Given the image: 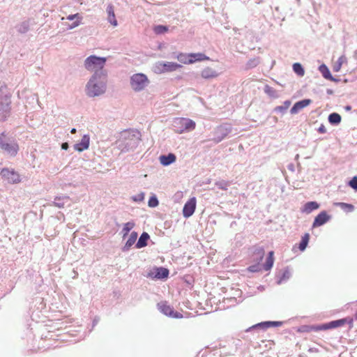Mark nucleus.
<instances>
[{"label":"nucleus","mask_w":357,"mask_h":357,"mask_svg":"<svg viewBox=\"0 0 357 357\" xmlns=\"http://www.w3.org/2000/svg\"><path fill=\"white\" fill-rule=\"evenodd\" d=\"M106 89V75L104 73H95L86 85L87 95L91 97L100 96Z\"/></svg>","instance_id":"obj_1"},{"label":"nucleus","mask_w":357,"mask_h":357,"mask_svg":"<svg viewBox=\"0 0 357 357\" xmlns=\"http://www.w3.org/2000/svg\"><path fill=\"white\" fill-rule=\"evenodd\" d=\"M106 62V58L98 57L96 56H90L87 57L84 61L86 69L95 73H103V69Z\"/></svg>","instance_id":"obj_2"},{"label":"nucleus","mask_w":357,"mask_h":357,"mask_svg":"<svg viewBox=\"0 0 357 357\" xmlns=\"http://www.w3.org/2000/svg\"><path fill=\"white\" fill-rule=\"evenodd\" d=\"M0 147L10 156H15L19 150L17 143L13 139H7L3 132L0 135Z\"/></svg>","instance_id":"obj_3"},{"label":"nucleus","mask_w":357,"mask_h":357,"mask_svg":"<svg viewBox=\"0 0 357 357\" xmlns=\"http://www.w3.org/2000/svg\"><path fill=\"white\" fill-rule=\"evenodd\" d=\"M149 83V79L143 73L134 74L130 78V86L135 91L144 90Z\"/></svg>","instance_id":"obj_4"},{"label":"nucleus","mask_w":357,"mask_h":357,"mask_svg":"<svg viewBox=\"0 0 357 357\" xmlns=\"http://www.w3.org/2000/svg\"><path fill=\"white\" fill-rule=\"evenodd\" d=\"M174 126L176 128L177 132L182 133L194 130L195 128V123L189 119L180 118L174 121Z\"/></svg>","instance_id":"obj_5"},{"label":"nucleus","mask_w":357,"mask_h":357,"mask_svg":"<svg viewBox=\"0 0 357 357\" xmlns=\"http://www.w3.org/2000/svg\"><path fill=\"white\" fill-rule=\"evenodd\" d=\"M353 319L347 317L338 320L332 321L331 322L320 325L321 331H326L331 328H338L344 326L345 324H349L350 327H353Z\"/></svg>","instance_id":"obj_6"},{"label":"nucleus","mask_w":357,"mask_h":357,"mask_svg":"<svg viewBox=\"0 0 357 357\" xmlns=\"http://www.w3.org/2000/svg\"><path fill=\"white\" fill-rule=\"evenodd\" d=\"M181 68H182V66L175 62H159L155 66V68L159 73L174 72Z\"/></svg>","instance_id":"obj_7"},{"label":"nucleus","mask_w":357,"mask_h":357,"mask_svg":"<svg viewBox=\"0 0 357 357\" xmlns=\"http://www.w3.org/2000/svg\"><path fill=\"white\" fill-rule=\"evenodd\" d=\"M158 309L162 313L169 317L175 319H182L183 317L181 312L174 311V308L169 305L167 302L159 303Z\"/></svg>","instance_id":"obj_8"},{"label":"nucleus","mask_w":357,"mask_h":357,"mask_svg":"<svg viewBox=\"0 0 357 357\" xmlns=\"http://www.w3.org/2000/svg\"><path fill=\"white\" fill-rule=\"evenodd\" d=\"M10 97L0 95V120H5L10 114Z\"/></svg>","instance_id":"obj_9"},{"label":"nucleus","mask_w":357,"mask_h":357,"mask_svg":"<svg viewBox=\"0 0 357 357\" xmlns=\"http://www.w3.org/2000/svg\"><path fill=\"white\" fill-rule=\"evenodd\" d=\"M1 175L3 179L10 183H18L21 181L20 174L13 169L4 168L1 170Z\"/></svg>","instance_id":"obj_10"},{"label":"nucleus","mask_w":357,"mask_h":357,"mask_svg":"<svg viewBox=\"0 0 357 357\" xmlns=\"http://www.w3.org/2000/svg\"><path fill=\"white\" fill-rule=\"evenodd\" d=\"M196 198H190L184 205L183 208V215L185 218H188L192 215L196 208Z\"/></svg>","instance_id":"obj_11"},{"label":"nucleus","mask_w":357,"mask_h":357,"mask_svg":"<svg viewBox=\"0 0 357 357\" xmlns=\"http://www.w3.org/2000/svg\"><path fill=\"white\" fill-rule=\"evenodd\" d=\"M139 132L137 131L125 130L121 132V139L123 140H125V141H126V140L133 141L134 143L135 144L139 139Z\"/></svg>","instance_id":"obj_12"},{"label":"nucleus","mask_w":357,"mask_h":357,"mask_svg":"<svg viewBox=\"0 0 357 357\" xmlns=\"http://www.w3.org/2000/svg\"><path fill=\"white\" fill-rule=\"evenodd\" d=\"M330 219V216L327 214L326 211H321L314 218V222L312 224L313 227H317L323 225L326 222H327Z\"/></svg>","instance_id":"obj_13"},{"label":"nucleus","mask_w":357,"mask_h":357,"mask_svg":"<svg viewBox=\"0 0 357 357\" xmlns=\"http://www.w3.org/2000/svg\"><path fill=\"white\" fill-rule=\"evenodd\" d=\"M89 136L88 135H85L82 137L81 141L75 145L74 148L79 152L83 151L89 148Z\"/></svg>","instance_id":"obj_14"},{"label":"nucleus","mask_w":357,"mask_h":357,"mask_svg":"<svg viewBox=\"0 0 357 357\" xmlns=\"http://www.w3.org/2000/svg\"><path fill=\"white\" fill-rule=\"evenodd\" d=\"M311 100L310 99H305L296 102L291 109V113L292 114L298 113L300 110L308 106Z\"/></svg>","instance_id":"obj_15"},{"label":"nucleus","mask_w":357,"mask_h":357,"mask_svg":"<svg viewBox=\"0 0 357 357\" xmlns=\"http://www.w3.org/2000/svg\"><path fill=\"white\" fill-rule=\"evenodd\" d=\"M176 155L174 153H169L168 155H162L159 158L160 163L164 166H167L176 161Z\"/></svg>","instance_id":"obj_16"},{"label":"nucleus","mask_w":357,"mask_h":357,"mask_svg":"<svg viewBox=\"0 0 357 357\" xmlns=\"http://www.w3.org/2000/svg\"><path fill=\"white\" fill-rule=\"evenodd\" d=\"M107 20L108 21L114 26H116L118 23L117 20H116L115 14H114V6L112 5H109L107 8Z\"/></svg>","instance_id":"obj_17"},{"label":"nucleus","mask_w":357,"mask_h":357,"mask_svg":"<svg viewBox=\"0 0 357 357\" xmlns=\"http://www.w3.org/2000/svg\"><path fill=\"white\" fill-rule=\"evenodd\" d=\"M201 75L204 79H211L216 77L218 73L212 68L206 67L202 70Z\"/></svg>","instance_id":"obj_18"},{"label":"nucleus","mask_w":357,"mask_h":357,"mask_svg":"<svg viewBox=\"0 0 357 357\" xmlns=\"http://www.w3.org/2000/svg\"><path fill=\"white\" fill-rule=\"evenodd\" d=\"M319 208V204L316 202H307L302 209V211L305 213H310L312 211L317 210Z\"/></svg>","instance_id":"obj_19"},{"label":"nucleus","mask_w":357,"mask_h":357,"mask_svg":"<svg viewBox=\"0 0 357 357\" xmlns=\"http://www.w3.org/2000/svg\"><path fill=\"white\" fill-rule=\"evenodd\" d=\"M189 57L190 60H192V63L196 61H202L209 59V58L203 53H190Z\"/></svg>","instance_id":"obj_20"},{"label":"nucleus","mask_w":357,"mask_h":357,"mask_svg":"<svg viewBox=\"0 0 357 357\" xmlns=\"http://www.w3.org/2000/svg\"><path fill=\"white\" fill-rule=\"evenodd\" d=\"M320 330V325L319 326H310V325H303L300 326L297 331L299 333H310L312 331H319Z\"/></svg>","instance_id":"obj_21"},{"label":"nucleus","mask_w":357,"mask_h":357,"mask_svg":"<svg viewBox=\"0 0 357 357\" xmlns=\"http://www.w3.org/2000/svg\"><path fill=\"white\" fill-rule=\"evenodd\" d=\"M264 256V250L261 247H254L252 251V257L261 261Z\"/></svg>","instance_id":"obj_22"},{"label":"nucleus","mask_w":357,"mask_h":357,"mask_svg":"<svg viewBox=\"0 0 357 357\" xmlns=\"http://www.w3.org/2000/svg\"><path fill=\"white\" fill-rule=\"evenodd\" d=\"M149 238V235L146 232L142 233L136 244V248H142L146 246Z\"/></svg>","instance_id":"obj_23"},{"label":"nucleus","mask_w":357,"mask_h":357,"mask_svg":"<svg viewBox=\"0 0 357 357\" xmlns=\"http://www.w3.org/2000/svg\"><path fill=\"white\" fill-rule=\"evenodd\" d=\"M273 262H274V252L270 251L268 252L266 263L264 265V270L269 271L273 267Z\"/></svg>","instance_id":"obj_24"},{"label":"nucleus","mask_w":357,"mask_h":357,"mask_svg":"<svg viewBox=\"0 0 357 357\" xmlns=\"http://www.w3.org/2000/svg\"><path fill=\"white\" fill-rule=\"evenodd\" d=\"M176 59L183 64H192V60L189 57V54L179 53L176 56Z\"/></svg>","instance_id":"obj_25"},{"label":"nucleus","mask_w":357,"mask_h":357,"mask_svg":"<svg viewBox=\"0 0 357 357\" xmlns=\"http://www.w3.org/2000/svg\"><path fill=\"white\" fill-rule=\"evenodd\" d=\"M309 239H310V235L307 233L305 234L304 236H302L301 241L299 243V246H298V248L301 251L305 250V249L306 248V247L308 244Z\"/></svg>","instance_id":"obj_26"},{"label":"nucleus","mask_w":357,"mask_h":357,"mask_svg":"<svg viewBox=\"0 0 357 357\" xmlns=\"http://www.w3.org/2000/svg\"><path fill=\"white\" fill-rule=\"evenodd\" d=\"M137 238V233L135 231H132L126 243V247L128 249L130 248L135 243Z\"/></svg>","instance_id":"obj_27"},{"label":"nucleus","mask_w":357,"mask_h":357,"mask_svg":"<svg viewBox=\"0 0 357 357\" xmlns=\"http://www.w3.org/2000/svg\"><path fill=\"white\" fill-rule=\"evenodd\" d=\"M328 121L331 123L338 124L341 121V116L337 113H333L329 115Z\"/></svg>","instance_id":"obj_28"},{"label":"nucleus","mask_w":357,"mask_h":357,"mask_svg":"<svg viewBox=\"0 0 357 357\" xmlns=\"http://www.w3.org/2000/svg\"><path fill=\"white\" fill-rule=\"evenodd\" d=\"M281 324H282V323L280 321H265V322H262L261 324L256 325L255 327L263 326L265 328H268V327H271V326H279Z\"/></svg>","instance_id":"obj_29"},{"label":"nucleus","mask_w":357,"mask_h":357,"mask_svg":"<svg viewBox=\"0 0 357 357\" xmlns=\"http://www.w3.org/2000/svg\"><path fill=\"white\" fill-rule=\"evenodd\" d=\"M293 70L298 75H299V76L304 75V73H305L304 69H303V66H301V64H300L299 63H295L293 65Z\"/></svg>","instance_id":"obj_30"},{"label":"nucleus","mask_w":357,"mask_h":357,"mask_svg":"<svg viewBox=\"0 0 357 357\" xmlns=\"http://www.w3.org/2000/svg\"><path fill=\"white\" fill-rule=\"evenodd\" d=\"M169 275V271L167 268H160L157 270V273L155 276L158 278H165Z\"/></svg>","instance_id":"obj_31"},{"label":"nucleus","mask_w":357,"mask_h":357,"mask_svg":"<svg viewBox=\"0 0 357 357\" xmlns=\"http://www.w3.org/2000/svg\"><path fill=\"white\" fill-rule=\"evenodd\" d=\"M134 226H135V223L132 222H128L125 223L123 225V230H122V231L123 233V236L128 235L129 231L134 227Z\"/></svg>","instance_id":"obj_32"},{"label":"nucleus","mask_w":357,"mask_h":357,"mask_svg":"<svg viewBox=\"0 0 357 357\" xmlns=\"http://www.w3.org/2000/svg\"><path fill=\"white\" fill-rule=\"evenodd\" d=\"M153 31L156 34H162L168 31V27L164 25H157L153 27Z\"/></svg>","instance_id":"obj_33"},{"label":"nucleus","mask_w":357,"mask_h":357,"mask_svg":"<svg viewBox=\"0 0 357 357\" xmlns=\"http://www.w3.org/2000/svg\"><path fill=\"white\" fill-rule=\"evenodd\" d=\"M215 185L218 186L219 189L227 190V187L229 185V183L226 181H221L215 183Z\"/></svg>","instance_id":"obj_34"},{"label":"nucleus","mask_w":357,"mask_h":357,"mask_svg":"<svg viewBox=\"0 0 357 357\" xmlns=\"http://www.w3.org/2000/svg\"><path fill=\"white\" fill-rule=\"evenodd\" d=\"M259 262L260 261H259V262L257 264L249 266L248 268V270L252 273L259 271L261 270Z\"/></svg>","instance_id":"obj_35"},{"label":"nucleus","mask_w":357,"mask_h":357,"mask_svg":"<svg viewBox=\"0 0 357 357\" xmlns=\"http://www.w3.org/2000/svg\"><path fill=\"white\" fill-rule=\"evenodd\" d=\"M346 61V58L345 56H340L339 59H338V61H337V63H338V68H334V70L336 71V72H338L340 68H341V66L342 65V63Z\"/></svg>","instance_id":"obj_36"},{"label":"nucleus","mask_w":357,"mask_h":357,"mask_svg":"<svg viewBox=\"0 0 357 357\" xmlns=\"http://www.w3.org/2000/svg\"><path fill=\"white\" fill-rule=\"evenodd\" d=\"M291 105V102L289 100H287L284 102V106H279L275 108V110L282 112L287 109Z\"/></svg>","instance_id":"obj_37"},{"label":"nucleus","mask_w":357,"mask_h":357,"mask_svg":"<svg viewBox=\"0 0 357 357\" xmlns=\"http://www.w3.org/2000/svg\"><path fill=\"white\" fill-rule=\"evenodd\" d=\"M349 185L354 189L355 190H357V176H354L350 181H349Z\"/></svg>","instance_id":"obj_38"},{"label":"nucleus","mask_w":357,"mask_h":357,"mask_svg":"<svg viewBox=\"0 0 357 357\" xmlns=\"http://www.w3.org/2000/svg\"><path fill=\"white\" fill-rule=\"evenodd\" d=\"M158 201L156 198H151L149 201V206L151 207H155V206H158Z\"/></svg>","instance_id":"obj_39"},{"label":"nucleus","mask_w":357,"mask_h":357,"mask_svg":"<svg viewBox=\"0 0 357 357\" xmlns=\"http://www.w3.org/2000/svg\"><path fill=\"white\" fill-rule=\"evenodd\" d=\"M339 206H342V208H348L349 210H353L354 206L351 204H346V203H338Z\"/></svg>","instance_id":"obj_40"},{"label":"nucleus","mask_w":357,"mask_h":357,"mask_svg":"<svg viewBox=\"0 0 357 357\" xmlns=\"http://www.w3.org/2000/svg\"><path fill=\"white\" fill-rule=\"evenodd\" d=\"M323 67H324V68L326 70V71H327V74L324 73V77H325V78H326V79H331V75H330V73H329V71H328V68H327L325 66H324Z\"/></svg>","instance_id":"obj_41"},{"label":"nucleus","mask_w":357,"mask_h":357,"mask_svg":"<svg viewBox=\"0 0 357 357\" xmlns=\"http://www.w3.org/2000/svg\"><path fill=\"white\" fill-rule=\"evenodd\" d=\"M318 131L320 132V133H325L326 132V129L325 128L324 126L321 125L319 129H318Z\"/></svg>","instance_id":"obj_42"},{"label":"nucleus","mask_w":357,"mask_h":357,"mask_svg":"<svg viewBox=\"0 0 357 357\" xmlns=\"http://www.w3.org/2000/svg\"><path fill=\"white\" fill-rule=\"evenodd\" d=\"M273 91V90L271 87H270L269 86H266V87H265L266 93L271 94Z\"/></svg>","instance_id":"obj_43"},{"label":"nucleus","mask_w":357,"mask_h":357,"mask_svg":"<svg viewBox=\"0 0 357 357\" xmlns=\"http://www.w3.org/2000/svg\"><path fill=\"white\" fill-rule=\"evenodd\" d=\"M79 14L77 13V14H75V15H68L67 17V19L69 20H74L75 17H78Z\"/></svg>","instance_id":"obj_44"},{"label":"nucleus","mask_w":357,"mask_h":357,"mask_svg":"<svg viewBox=\"0 0 357 357\" xmlns=\"http://www.w3.org/2000/svg\"><path fill=\"white\" fill-rule=\"evenodd\" d=\"M61 148L62 149H64V150H67L68 148V143H63L62 145H61Z\"/></svg>","instance_id":"obj_45"},{"label":"nucleus","mask_w":357,"mask_h":357,"mask_svg":"<svg viewBox=\"0 0 357 357\" xmlns=\"http://www.w3.org/2000/svg\"><path fill=\"white\" fill-rule=\"evenodd\" d=\"M79 24V21H76L75 22H74V24H73V25L71 26V28H73V27H75V26H77Z\"/></svg>","instance_id":"obj_46"},{"label":"nucleus","mask_w":357,"mask_h":357,"mask_svg":"<svg viewBox=\"0 0 357 357\" xmlns=\"http://www.w3.org/2000/svg\"><path fill=\"white\" fill-rule=\"evenodd\" d=\"M71 133L74 134L76 132V129L75 128H73L70 131Z\"/></svg>","instance_id":"obj_47"},{"label":"nucleus","mask_w":357,"mask_h":357,"mask_svg":"<svg viewBox=\"0 0 357 357\" xmlns=\"http://www.w3.org/2000/svg\"><path fill=\"white\" fill-rule=\"evenodd\" d=\"M355 319L357 320V310L356 312L355 313Z\"/></svg>","instance_id":"obj_48"},{"label":"nucleus","mask_w":357,"mask_h":357,"mask_svg":"<svg viewBox=\"0 0 357 357\" xmlns=\"http://www.w3.org/2000/svg\"><path fill=\"white\" fill-rule=\"evenodd\" d=\"M335 68H338V63L334 66L333 69H334Z\"/></svg>","instance_id":"obj_49"}]
</instances>
